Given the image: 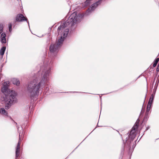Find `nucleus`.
Segmentation results:
<instances>
[{
  "instance_id": "16",
  "label": "nucleus",
  "mask_w": 159,
  "mask_h": 159,
  "mask_svg": "<svg viewBox=\"0 0 159 159\" xmlns=\"http://www.w3.org/2000/svg\"><path fill=\"white\" fill-rule=\"evenodd\" d=\"M155 93H153L151 96L148 102H152L154 98Z\"/></svg>"
},
{
  "instance_id": "18",
  "label": "nucleus",
  "mask_w": 159,
  "mask_h": 159,
  "mask_svg": "<svg viewBox=\"0 0 159 159\" xmlns=\"http://www.w3.org/2000/svg\"><path fill=\"white\" fill-rule=\"evenodd\" d=\"M151 107H148L147 106V108L146 111V114H149V112L150 111Z\"/></svg>"
},
{
  "instance_id": "24",
  "label": "nucleus",
  "mask_w": 159,
  "mask_h": 159,
  "mask_svg": "<svg viewBox=\"0 0 159 159\" xmlns=\"http://www.w3.org/2000/svg\"><path fill=\"white\" fill-rule=\"evenodd\" d=\"M48 88L47 87H46L45 89V90L48 91Z\"/></svg>"
},
{
  "instance_id": "3",
  "label": "nucleus",
  "mask_w": 159,
  "mask_h": 159,
  "mask_svg": "<svg viewBox=\"0 0 159 159\" xmlns=\"http://www.w3.org/2000/svg\"><path fill=\"white\" fill-rule=\"evenodd\" d=\"M85 14H79L77 16V12H73L68 18V19L64 23H61L60 25L58 27L57 29L58 34H61L65 28L69 26H72L77 22H80V18H82L84 16Z\"/></svg>"
},
{
  "instance_id": "8",
  "label": "nucleus",
  "mask_w": 159,
  "mask_h": 159,
  "mask_svg": "<svg viewBox=\"0 0 159 159\" xmlns=\"http://www.w3.org/2000/svg\"><path fill=\"white\" fill-rule=\"evenodd\" d=\"M139 120H137L134 125L133 127L131 130L130 131V133L132 134H134L135 132V131L137 129L139 125Z\"/></svg>"
},
{
  "instance_id": "19",
  "label": "nucleus",
  "mask_w": 159,
  "mask_h": 159,
  "mask_svg": "<svg viewBox=\"0 0 159 159\" xmlns=\"http://www.w3.org/2000/svg\"><path fill=\"white\" fill-rule=\"evenodd\" d=\"M3 28V25L2 24H0V34L2 32Z\"/></svg>"
},
{
  "instance_id": "7",
  "label": "nucleus",
  "mask_w": 159,
  "mask_h": 159,
  "mask_svg": "<svg viewBox=\"0 0 159 159\" xmlns=\"http://www.w3.org/2000/svg\"><path fill=\"white\" fill-rule=\"evenodd\" d=\"M16 20L18 22H22L24 21H26L29 25L28 21H27V19L25 18L24 16L21 14H18L16 17Z\"/></svg>"
},
{
  "instance_id": "22",
  "label": "nucleus",
  "mask_w": 159,
  "mask_h": 159,
  "mask_svg": "<svg viewBox=\"0 0 159 159\" xmlns=\"http://www.w3.org/2000/svg\"><path fill=\"white\" fill-rule=\"evenodd\" d=\"M148 114H146V113L145 116L144 117V119H148L149 118V116H148Z\"/></svg>"
},
{
  "instance_id": "13",
  "label": "nucleus",
  "mask_w": 159,
  "mask_h": 159,
  "mask_svg": "<svg viewBox=\"0 0 159 159\" xmlns=\"http://www.w3.org/2000/svg\"><path fill=\"white\" fill-rule=\"evenodd\" d=\"M0 114L6 115H7V112L4 108H0Z\"/></svg>"
},
{
  "instance_id": "17",
  "label": "nucleus",
  "mask_w": 159,
  "mask_h": 159,
  "mask_svg": "<svg viewBox=\"0 0 159 159\" xmlns=\"http://www.w3.org/2000/svg\"><path fill=\"white\" fill-rule=\"evenodd\" d=\"M159 61V58H157L154 61V63L153 64V67H155L157 66L158 62Z\"/></svg>"
},
{
  "instance_id": "5",
  "label": "nucleus",
  "mask_w": 159,
  "mask_h": 159,
  "mask_svg": "<svg viewBox=\"0 0 159 159\" xmlns=\"http://www.w3.org/2000/svg\"><path fill=\"white\" fill-rule=\"evenodd\" d=\"M23 137L22 134L21 135H20V134L19 141L16 147V158H17L19 157L20 154V143L22 140Z\"/></svg>"
},
{
  "instance_id": "11",
  "label": "nucleus",
  "mask_w": 159,
  "mask_h": 159,
  "mask_svg": "<svg viewBox=\"0 0 159 159\" xmlns=\"http://www.w3.org/2000/svg\"><path fill=\"white\" fill-rule=\"evenodd\" d=\"M12 82L14 84L18 86L20 84V82L17 79L14 78L12 80Z\"/></svg>"
},
{
  "instance_id": "21",
  "label": "nucleus",
  "mask_w": 159,
  "mask_h": 159,
  "mask_svg": "<svg viewBox=\"0 0 159 159\" xmlns=\"http://www.w3.org/2000/svg\"><path fill=\"white\" fill-rule=\"evenodd\" d=\"M152 103V102H148L147 106L151 107Z\"/></svg>"
},
{
  "instance_id": "6",
  "label": "nucleus",
  "mask_w": 159,
  "mask_h": 159,
  "mask_svg": "<svg viewBox=\"0 0 159 159\" xmlns=\"http://www.w3.org/2000/svg\"><path fill=\"white\" fill-rule=\"evenodd\" d=\"M102 0H99L98 1L96 2L95 3H93L91 7L89 8L86 11V13L85 14H86L87 15H88L87 13H89L91 12L92 11H93L94 9L97 7L102 2Z\"/></svg>"
},
{
  "instance_id": "14",
  "label": "nucleus",
  "mask_w": 159,
  "mask_h": 159,
  "mask_svg": "<svg viewBox=\"0 0 159 159\" xmlns=\"http://www.w3.org/2000/svg\"><path fill=\"white\" fill-rule=\"evenodd\" d=\"M90 0H86L84 3L83 6L84 7H85L89 5Z\"/></svg>"
},
{
  "instance_id": "23",
  "label": "nucleus",
  "mask_w": 159,
  "mask_h": 159,
  "mask_svg": "<svg viewBox=\"0 0 159 159\" xmlns=\"http://www.w3.org/2000/svg\"><path fill=\"white\" fill-rule=\"evenodd\" d=\"M157 71H159V67L158 66H157Z\"/></svg>"
},
{
  "instance_id": "9",
  "label": "nucleus",
  "mask_w": 159,
  "mask_h": 159,
  "mask_svg": "<svg viewBox=\"0 0 159 159\" xmlns=\"http://www.w3.org/2000/svg\"><path fill=\"white\" fill-rule=\"evenodd\" d=\"M139 120H137L134 125L133 127L131 130L130 131V133L132 134H134L135 132V131L137 129L139 125Z\"/></svg>"
},
{
  "instance_id": "15",
  "label": "nucleus",
  "mask_w": 159,
  "mask_h": 159,
  "mask_svg": "<svg viewBox=\"0 0 159 159\" xmlns=\"http://www.w3.org/2000/svg\"><path fill=\"white\" fill-rule=\"evenodd\" d=\"M90 0H86L84 3L83 6L84 7H85L89 5Z\"/></svg>"
},
{
  "instance_id": "20",
  "label": "nucleus",
  "mask_w": 159,
  "mask_h": 159,
  "mask_svg": "<svg viewBox=\"0 0 159 159\" xmlns=\"http://www.w3.org/2000/svg\"><path fill=\"white\" fill-rule=\"evenodd\" d=\"M11 28H12V24H10L9 26V30L10 32H11Z\"/></svg>"
},
{
  "instance_id": "4",
  "label": "nucleus",
  "mask_w": 159,
  "mask_h": 159,
  "mask_svg": "<svg viewBox=\"0 0 159 159\" xmlns=\"http://www.w3.org/2000/svg\"><path fill=\"white\" fill-rule=\"evenodd\" d=\"M69 31V30L68 28L66 29L63 33V36H61V38L58 40L57 42L56 43L50 45L49 50L51 52L54 53L57 52L58 51L59 48L62 45L65 37L67 35Z\"/></svg>"
},
{
  "instance_id": "12",
  "label": "nucleus",
  "mask_w": 159,
  "mask_h": 159,
  "mask_svg": "<svg viewBox=\"0 0 159 159\" xmlns=\"http://www.w3.org/2000/svg\"><path fill=\"white\" fill-rule=\"evenodd\" d=\"M6 48V47L3 46L1 48L0 50V54L2 56V57H3V56L4 54Z\"/></svg>"
},
{
  "instance_id": "1",
  "label": "nucleus",
  "mask_w": 159,
  "mask_h": 159,
  "mask_svg": "<svg viewBox=\"0 0 159 159\" xmlns=\"http://www.w3.org/2000/svg\"><path fill=\"white\" fill-rule=\"evenodd\" d=\"M50 69L48 66L42 67L38 74H41L40 81L38 82V78L30 81L28 84L27 87V92L29 97L31 99L38 97L42 88L48 83Z\"/></svg>"
},
{
  "instance_id": "10",
  "label": "nucleus",
  "mask_w": 159,
  "mask_h": 159,
  "mask_svg": "<svg viewBox=\"0 0 159 159\" xmlns=\"http://www.w3.org/2000/svg\"><path fill=\"white\" fill-rule=\"evenodd\" d=\"M6 34L5 33H2L0 36V41L2 43H6Z\"/></svg>"
},
{
  "instance_id": "2",
  "label": "nucleus",
  "mask_w": 159,
  "mask_h": 159,
  "mask_svg": "<svg viewBox=\"0 0 159 159\" xmlns=\"http://www.w3.org/2000/svg\"><path fill=\"white\" fill-rule=\"evenodd\" d=\"M9 82H5L3 84L2 88V93L5 95L4 100L6 105L5 108L6 109H8L11 105L15 103L16 102V94L15 91L8 89Z\"/></svg>"
}]
</instances>
